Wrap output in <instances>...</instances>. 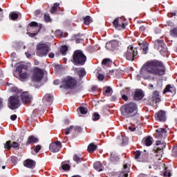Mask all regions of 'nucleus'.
<instances>
[{"mask_svg": "<svg viewBox=\"0 0 177 177\" xmlns=\"http://www.w3.org/2000/svg\"><path fill=\"white\" fill-rule=\"evenodd\" d=\"M164 75L165 74V66L162 62L157 59L147 62L140 71V75L143 78H149V75Z\"/></svg>", "mask_w": 177, "mask_h": 177, "instance_id": "obj_1", "label": "nucleus"}, {"mask_svg": "<svg viewBox=\"0 0 177 177\" xmlns=\"http://www.w3.org/2000/svg\"><path fill=\"white\" fill-rule=\"evenodd\" d=\"M121 111L122 115L126 117V118H129V117H133L138 113V105L134 102H130L129 104H124L121 107Z\"/></svg>", "mask_w": 177, "mask_h": 177, "instance_id": "obj_2", "label": "nucleus"}, {"mask_svg": "<svg viewBox=\"0 0 177 177\" xmlns=\"http://www.w3.org/2000/svg\"><path fill=\"white\" fill-rule=\"evenodd\" d=\"M73 64L77 66H84L86 62V56L80 50H77L73 55Z\"/></svg>", "mask_w": 177, "mask_h": 177, "instance_id": "obj_3", "label": "nucleus"}, {"mask_svg": "<svg viewBox=\"0 0 177 177\" xmlns=\"http://www.w3.org/2000/svg\"><path fill=\"white\" fill-rule=\"evenodd\" d=\"M77 87V80L72 77H67L62 80V84L60 88L64 89H74Z\"/></svg>", "mask_w": 177, "mask_h": 177, "instance_id": "obj_4", "label": "nucleus"}, {"mask_svg": "<svg viewBox=\"0 0 177 177\" xmlns=\"http://www.w3.org/2000/svg\"><path fill=\"white\" fill-rule=\"evenodd\" d=\"M124 56L127 60L133 62L136 56H138V48H133V46H129Z\"/></svg>", "mask_w": 177, "mask_h": 177, "instance_id": "obj_5", "label": "nucleus"}, {"mask_svg": "<svg viewBox=\"0 0 177 177\" xmlns=\"http://www.w3.org/2000/svg\"><path fill=\"white\" fill-rule=\"evenodd\" d=\"M49 52H50V50L49 49V46H48V44L44 43L37 44L36 51L37 56H39L40 57L48 56Z\"/></svg>", "mask_w": 177, "mask_h": 177, "instance_id": "obj_6", "label": "nucleus"}, {"mask_svg": "<svg viewBox=\"0 0 177 177\" xmlns=\"http://www.w3.org/2000/svg\"><path fill=\"white\" fill-rule=\"evenodd\" d=\"M43 78L44 71L38 67L34 68L32 75V81H33V82H41Z\"/></svg>", "mask_w": 177, "mask_h": 177, "instance_id": "obj_7", "label": "nucleus"}, {"mask_svg": "<svg viewBox=\"0 0 177 177\" xmlns=\"http://www.w3.org/2000/svg\"><path fill=\"white\" fill-rule=\"evenodd\" d=\"M8 107L9 109H11V110H16V109L20 107V100L19 99V96L12 95L9 97Z\"/></svg>", "mask_w": 177, "mask_h": 177, "instance_id": "obj_8", "label": "nucleus"}, {"mask_svg": "<svg viewBox=\"0 0 177 177\" xmlns=\"http://www.w3.org/2000/svg\"><path fill=\"white\" fill-rule=\"evenodd\" d=\"M27 68H28V67L27 66V65L24 64H19L16 68V71H18L19 74V78L22 81L28 78V73L27 72H23V70H27Z\"/></svg>", "mask_w": 177, "mask_h": 177, "instance_id": "obj_9", "label": "nucleus"}, {"mask_svg": "<svg viewBox=\"0 0 177 177\" xmlns=\"http://www.w3.org/2000/svg\"><path fill=\"white\" fill-rule=\"evenodd\" d=\"M29 26L30 27V30H34V28L37 29L36 32H32V33H31V32L27 33L28 35H29L31 38L35 37V35H37L38 34V32H39L41 31V30H42V24H38V23L35 22V21L30 22Z\"/></svg>", "mask_w": 177, "mask_h": 177, "instance_id": "obj_10", "label": "nucleus"}, {"mask_svg": "<svg viewBox=\"0 0 177 177\" xmlns=\"http://www.w3.org/2000/svg\"><path fill=\"white\" fill-rule=\"evenodd\" d=\"M156 145L157 147H155V151L156 153V156L159 157H162V154H164V149L165 147V143H161V141H156Z\"/></svg>", "mask_w": 177, "mask_h": 177, "instance_id": "obj_11", "label": "nucleus"}, {"mask_svg": "<svg viewBox=\"0 0 177 177\" xmlns=\"http://www.w3.org/2000/svg\"><path fill=\"white\" fill-rule=\"evenodd\" d=\"M49 149L53 153H57V151H60V149H62V142L59 141L52 142L50 145Z\"/></svg>", "mask_w": 177, "mask_h": 177, "instance_id": "obj_12", "label": "nucleus"}, {"mask_svg": "<svg viewBox=\"0 0 177 177\" xmlns=\"http://www.w3.org/2000/svg\"><path fill=\"white\" fill-rule=\"evenodd\" d=\"M21 98L24 104H28L32 100V96L25 91L21 94Z\"/></svg>", "mask_w": 177, "mask_h": 177, "instance_id": "obj_13", "label": "nucleus"}, {"mask_svg": "<svg viewBox=\"0 0 177 177\" xmlns=\"http://www.w3.org/2000/svg\"><path fill=\"white\" fill-rule=\"evenodd\" d=\"M113 24L114 27H115V28H117L118 30H121V28H125V24H124L122 18H116L113 21Z\"/></svg>", "mask_w": 177, "mask_h": 177, "instance_id": "obj_14", "label": "nucleus"}, {"mask_svg": "<svg viewBox=\"0 0 177 177\" xmlns=\"http://www.w3.org/2000/svg\"><path fill=\"white\" fill-rule=\"evenodd\" d=\"M20 146V145L16 142H12L10 140L7 141L5 144H4V149H6V150H10V149H17L19 148Z\"/></svg>", "mask_w": 177, "mask_h": 177, "instance_id": "obj_15", "label": "nucleus"}, {"mask_svg": "<svg viewBox=\"0 0 177 177\" xmlns=\"http://www.w3.org/2000/svg\"><path fill=\"white\" fill-rule=\"evenodd\" d=\"M128 174H129V167H128V165H124L122 171L118 172V177H128Z\"/></svg>", "mask_w": 177, "mask_h": 177, "instance_id": "obj_16", "label": "nucleus"}, {"mask_svg": "<svg viewBox=\"0 0 177 177\" xmlns=\"http://www.w3.org/2000/svg\"><path fill=\"white\" fill-rule=\"evenodd\" d=\"M163 93H170L171 96H174L176 93V90L171 86V84H168L164 89Z\"/></svg>", "mask_w": 177, "mask_h": 177, "instance_id": "obj_17", "label": "nucleus"}, {"mask_svg": "<svg viewBox=\"0 0 177 177\" xmlns=\"http://www.w3.org/2000/svg\"><path fill=\"white\" fill-rule=\"evenodd\" d=\"M35 161L31 159H27L24 162V167H26V168H30V169L35 168Z\"/></svg>", "mask_w": 177, "mask_h": 177, "instance_id": "obj_18", "label": "nucleus"}, {"mask_svg": "<svg viewBox=\"0 0 177 177\" xmlns=\"http://www.w3.org/2000/svg\"><path fill=\"white\" fill-rule=\"evenodd\" d=\"M43 101L48 106H50V104H52V103H53V96H52L50 94H46L44 95V97H43Z\"/></svg>", "mask_w": 177, "mask_h": 177, "instance_id": "obj_19", "label": "nucleus"}, {"mask_svg": "<svg viewBox=\"0 0 177 177\" xmlns=\"http://www.w3.org/2000/svg\"><path fill=\"white\" fill-rule=\"evenodd\" d=\"M151 100L155 102V103H160L161 102V98L160 97V93L158 91H153L152 96L151 97Z\"/></svg>", "mask_w": 177, "mask_h": 177, "instance_id": "obj_20", "label": "nucleus"}, {"mask_svg": "<svg viewBox=\"0 0 177 177\" xmlns=\"http://www.w3.org/2000/svg\"><path fill=\"white\" fill-rule=\"evenodd\" d=\"M164 46H165V44H164V40H156L155 41V48L158 49V50H162L164 49Z\"/></svg>", "mask_w": 177, "mask_h": 177, "instance_id": "obj_21", "label": "nucleus"}, {"mask_svg": "<svg viewBox=\"0 0 177 177\" xmlns=\"http://www.w3.org/2000/svg\"><path fill=\"white\" fill-rule=\"evenodd\" d=\"M153 142H154V140H153V138L151 136L145 137L142 140V144L147 147L151 146L153 145Z\"/></svg>", "mask_w": 177, "mask_h": 177, "instance_id": "obj_22", "label": "nucleus"}, {"mask_svg": "<svg viewBox=\"0 0 177 177\" xmlns=\"http://www.w3.org/2000/svg\"><path fill=\"white\" fill-rule=\"evenodd\" d=\"M156 120L158 121H162V122H165L166 116H165V112L163 111H160L156 113Z\"/></svg>", "mask_w": 177, "mask_h": 177, "instance_id": "obj_23", "label": "nucleus"}, {"mask_svg": "<svg viewBox=\"0 0 177 177\" xmlns=\"http://www.w3.org/2000/svg\"><path fill=\"white\" fill-rule=\"evenodd\" d=\"M140 48L142 50V53L146 55L149 50V44L147 42L143 41L142 43H139Z\"/></svg>", "mask_w": 177, "mask_h": 177, "instance_id": "obj_24", "label": "nucleus"}, {"mask_svg": "<svg viewBox=\"0 0 177 177\" xmlns=\"http://www.w3.org/2000/svg\"><path fill=\"white\" fill-rule=\"evenodd\" d=\"M118 46V43H117V41H112L109 43H106V48L107 49H115Z\"/></svg>", "mask_w": 177, "mask_h": 177, "instance_id": "obj_25", "label": "nucleus"}, {"mask_svg": "<svg viewBox=\"0 0 177 177\" xmlns=\"http://www.w3.org/2000/svg\"><path fill=\"white\" fill-rule=\"evenodd\" d=\"M143 96H145L143 95V91H142L141 90H137L135 92L134 99L135 100H140L141 99H143Z\"/></svg>", "mask_w": 177, "mask_h": 177, "instance_id": "obj_26", "label": "nucleus"}, {"mask_svg": "<svg viewBox=\"0 0 177 177\" xmlns=\"http://www.w3.org/2000/svg\"><path fill=\"white\" fill-rule=\"evenodd\" d=\"M37 142H38V138L32 136L28 138L26 143L27 145H32L34 143H37Z\"/></svg>", "mask_w": 177, "mask_h": 177, "instance_id": "obj_27", "label": "nucleus"}, {"mask_svg": "<svg viewBox=\"0 0 177 177\" xmlns=\"http://www.w3.org/2000/svg\"><path fill=\"white\" fill-rule=\"evenodd\" d=\"M76 71L80 78H82L85 74H86V72L85 71V68H76Z\"/></svg>", "mask_w": 177, "mask_h": 177, "instance_id": "obj_28", "label": "nucleus"}, {"mask_svg": "<svg viewBox=\"0 0 177 177\" xmlns=\"http://www.w3.org/2000/svg\"><path fill=\"white\" fill-rule=\"evenodd\" d=\"M94 168L96 171L100 172L101 171H103V165H102L100 162H96L94 163Z\"/></svg>", "mask_w": 177, "mask_h": 177, "instance_id": "obj_29", "label": "nucleus"}, {"mask_svg": "<svg viewBox=\"0 0 177 177\" xmlns=\"http://www.w3.org/2000/svg\"><path fill=\"white\" fill-rule=\"evenodd\" d=\"M158 138H162L163 135L167 133V129H158L156 130Z\"/></svg>", "mask_w": 177, "mask_h": 177, "instance_id": "obj_30", "label": "nucleus"}, {"mask_svg": "<svg viewBox=\"0 0 177 177\" xmlns=\"http://www.w3.org/2000/svg\"><path fill=\"white\" fill-rule=\"evenodd\" d=\"M96 149H97V145H95L94 143H91L88 146L87 150L88 153H93Z\"/></svg>", "mask_w": 177, "mask_h": 177, "instance_id": "obj_31", "label": "nucleus"}, {"mask_svg": "<svg viewBox=\"0 0 177 177\" xmlns=\"http://www.w3.org/2000/svg\"><path fill=\"white\" fill-rule=\"evenodd\" d=\"M80 129V127H75L74 128V126H71L69 128L66 129L65 131V135H69L71 132H73V131H75L77 132Z\"/></svg>", "mask_w": 177, "mask_h": 177, "instance_id": "obj_32", "label": "nucleus"}, {"mask_svg": "<svg viewBox=\"0 0 177 177\" xmlns=\"http://www.w3.org/2000/svg\"><path fill=\"white\" fill-rule=\"evenodd\" d=\"M110 160L113 161V162H115L118 161V156L115 154V152H111L110 153Z\"/></svg>", "mask_w": 177, "mask_h": 177, "instance_id": "obj_33", "label": "nucleus"}, {"mask_svg": "<svg viewBox=\"0 0 177 177\" xmlns=\"http://www.w3.org/2000/svg\"><path fill=\"white\" fill-rule=\"evenodd\" d=\"M104 95L106 96H110V95H111V92H113V88H111L110 86L105 87L104 88Z\"/></svg>", "mask_w": 177, "mask_h": 177, "instance_id": "obj_34", "label": "nucleus"}, {"mask_svg": "<svg viewBox=\"0 0 177 177\" xmlns=\"http://www.w3.org/2000/svg\"><path fill=\"white\" fill-rule=\"evenodd\" d=\"M60 6V3H54L53 6L51 8L50 12V13L53 14L55 13L56 11L57 10V8Z\"/></svg>", "mask_w": 177, "mask_h": 177, "instance_id": "obj_35", "label": "nucleus"}, {"mask_svg": "<svg viewBox=\"0 0 177 177\" xmlns=\"http://www.w3.org/2000/svg\"><path fill=\"white\" fill-rule=\"evenodd\" d=\"M163 176L165 177H171V169L169 167H165V171L163 173Z\"/></svg>", "mask_w": 177, "mask_h": 177, "instance_id": "obj_36", "label": "nucleus"}, {"mask_svg": "<svg viewBox=\"0 0 177 177\" xmlns=\"http://www.w3.org/2000/svg\"><path fill=\"white\" fill-rule=\"evenodd\" d=\"M60 50L61 53H62L64 56H66L67 50H68V48L67 47V46H62Z\"/></svg>", "mask_w": 177, "mask_h": 177, "instance_id": "obj_37", "label": "nucleus"}, {"mask_svg": "<svg viewBox=\"0 0 177 177\" xmlns=\"http://www.w3.org/2000/svg\"><path fill=\"white\" fill-rule=\"evenodd\" d=\"M133 156L136 160H138V161H142L140 160V151H136V152H134Z\"/></svg>", "mask_w": 177, "mask_h": 177, "instance_id": "obj_38", "label": "nucleus"}, {"mask_svg": "<svg viewBox=\"0 0 177 177\" xmlns=\"http://www.w3.org/2000/svg\"><path fill=\"white\" fill-rule=\"evenodd\" d=\"M62 168L64 171H68L70 169V165L64 162L62 163Z\"/></svg>", "mask_w": 177, "mask_h": 177, "instance_id": "obj_39", "label": "nucleus"}, {"mask_svg": "<svg viewBox=\"0 0 177 177\" xmlns=\"http://www.w3.org/2000/svg\"><path fill=\"white\" fill-rule=\"evenodd\" d=\"M10 17L12 20H16L19 17V14L15 12H10Z\"/></svg>", "mask_w": 177, "mask_h": 177, "instance_id": "obj_40", "label": "nucleus"}, {"mask_svg": "<svg viewBox=\"0 0 177 177\" xmlns=\"http://www.w3.org/2000/svg\"><path fill=\"white\" fill-rule=\"evenodd\" d=\"M80 111L81 114H86L88 113V109L84 107V106H80L78 108L77 111Z\"/></svg>", "mask_w": 177, "mask_h": 177, "instance_id": "obj_41", "label": "nucleus"}, {"mask_svg": "<svg viewBox=\"0 0 177 177\" xmlns=\"http://www.w3.org/2000/svg\"><path fill=\"white\" fill-rule=\"evenodd\" d=\"M84 24H86V26H89V24H91V17L86 16L84 18Z\"/></svg>", "mask_w": 177, "mask_h": 177, "instance_id": "obj_42", "label": "nucleus"}, {"mask_svg": "<svg viewBox=\"0 0 177 177\" xmlns=\"http://www.w3.org/2000/svg\"><path fill=\"white\" fill-rule=\"evenodd\" d=\"M110 63H111V60L109 58H106L103 59L102 64V66H107V64H110Z\"/></svg>", "mask_w": 177, "mask_h": 177, "instance_id": "obj_43", "label": "nucleus"}, {"mask_svg": "<svg viewBox=\"0 0 177 177\" xmlns=\"http://www.w3.org/2000/svg\"><path fill=\"white\" fill-rule=\"evenodd\" d=\"M73 160L75 161V162H77V164H78V162H81V161H82V158L78 156L77 155H75Z\"/></svg>", "mask_w": 177, "mask_h": 177, "instance_id": "obj_44", "label": "nucleus"}, {"mask_svg": "<svg viewBox=\"0 0 177 177\" xmlns=\"http://www.w3.org/2000/svg\"><path fill=\"white\" fill-rule=\"evenodd\" d=\"M92 118H93V121H97V120L100 118V115H99V113H95L93 114Z\"/></svg>", "mask_w": 177, "mask_h": 177, "instance_id": "obj_45", "label": "nucleus"}, {"mask_svg": "<svg viewBox=\"0 0 177 177\" xmlns=\"http://www.w3.org/2000/svg\"><path fill=\"white\" fill-rule=\"evenodd\" d=\"M170 34H171V35H172L173 37H177V28H173V29L170 31Z\"/></svg>", "mask_w": 177, "mask_h": 177, "instance_id": "obj_46", "label": "nucleus"}, {"mask_svg": "<svg viewBox=\"0 0 177 177\" xmlns=\"http://www.w3.org/2000/svg\"><path fill=\"white\" fill-rule=\"evenodd\" d=\"M173 157H177V146H174L172 149Z\"/></svg>", "mask_w": 177, "mask_h": 177, "instance_id": "obj_47", "label": "nucleus"}, {"mask_svg": "<svg viewBox=\"0 0 177 177\" xmlns=\"http://www.w3.org/2000/svg\"><path fill=\"white\" fill-rule=\"evenodd\" d=\"M11 161H12V164L16 165V164H17V162L19 161V159L16 156H12L11 157Z\"/></svg>", "mask_w": 177, "mask_h": 177, "instance_id": "obj_48", "label": "nucleus"}, {"mask_svg": "<svg viewBox=\"0 0 177 177\" xmlns=\"http://www.w3.org/2000/svg\"><path fill=\"white\" fill-rule=\"evenodd\" d=\"M44 20L45 21H46L47 23L50 21V16H49L48 14L47 15H44Z\"/></svg>", "mask_w": 177, "mask_h": 177, "instance_id": "obj_49", "label": "nucleus"}, {"mask_svg": "<svg viewBox=\"0 0 177 177\" xmlns=\"http://www.w3.org/2000/svg\"><path fill=\"white\" fill-rule=\"evenodd\" d=\"M39 150H41L40 145H37L34 149V151H35V153H38V151H39Z\"/></svg>", "mask_w": 177, "mask_h": 177, "instance_id": "obj_50", "label": "nucleus"}, {"mask_svg": "<svg viewBox=\"0 0 177 177\" xmlns=\"http://www.w3.org/2000/svg\"><path fill=\"white\" fill-rule=\"evenodd\" d=\"M97 78L100 81H103V80H104V75L103 74H100L98 75Z\"/></svg>", "mask_w": 177, "mask_h": 177, "instance_id": "obj_51", "label": "nucleus"}, {"mask_svg": "<svg viewBox=\"0 0 177 177\" xmlns=\"http://www.w3.org/2000/svg\"><path fill=\"white\" fill-rule=\"evenodd\" d=\"M17 115H12L10 116V120H12V121H15V120H17Z\"/></svg>", "mask_w": 177, "mask_h": 177, "instance_id": "obj_52", "label": "nucleus"}, {"mask_svg": "<svg viewBox=\"0 0 177 177\" xmlns=\"http://www.w3.org/2000/svg\"><path fill=\"white\" fill-rule=\"evenodd\" d=\"M122 99L123 100H125V102H127V100H128V96L125 95V94L122 95Z\"/></svg>", "mask_w": 177, "mask_h": 177, "instance_id": "obj_53", "label": "nucleus"}, {"mask_svg": "<svg viewBox=\"0 0 177 177\" xmlns=\"http://www.w3.org/2000/svg\"><path fill=\"white\" fill-rule=\"evenodd\" d=\"M140 30L143 32L144 31L146 30V27H145V26H140Z\"/></svg>", "mask_w": 177, "mask_h": 177, "instance_id": "obj_54", "label": "nucleus"}, {"mask_svg": "<svg viewBox=\"0 0 177 177\" xmlns=\"http://www.w3.org/2000/svg\"><path fill=\"white\" fill-rule=\"evenodd\" d=\"M48 57L50 59H53V57H55V54L53 53H50L49 55H48Z\"/></svg>", "mask_w": 177, "mask_h": 177, "instance_id": "obj_55", "label": "nucleus"}, {"mask_svg": "<svg viewBox=\"0 0 177 177\" xmlns=\"http://www.w3.org/2000/svg\"><path fill=\"white\" fill-rule=\"evenodd\" d=\"M129 131H131V132H135V131L136 130V128L129 127Z\"/></svg>", "mask_w": 177, "mask_h": 177, "instance_id": "obj_56", "label": "nucleus"}, {"mask_svg": "<svg viewBox=\"0 0 177 177\" xmlns=\"http://www.w3.org/2000/svg\"><path fill=\"white\" fill-rule=\"evenodd\" d=\"M11 91H12V92H17L18 90H17V88L13 87L11 88Z\"/></svg>", "mask_w": 177, "mask_h": 177, "instance_id": "obj_57", "label": "nucleus"}, {"mask_svg": "<svg viewBox=\"0 0 177 177\" xmlns=\"http://www.w3.org/2000/svg\"><path fill=\"white\" fill-rule=\"evenodd\" d=\"M0 17H3V11L0 8Z\"/></svg>", "mask_w": 177, "mask_h": 177, "instance_id": "obj_58", "label": "nucleus"}, {"mask_svg": "<svg viewBox=\"0 0 177 177\" xmlns=\"http://www.w3.org/2000/svg\"><path fill=\"white\" fill-rule=\"evenodd\" d=\"M25 55H26V57H28V58L31 57V54H30V53H26Z\"/></svg>", "mask_w": 177, "mask_h": 177, "instance_id": "obj_59", "label": "nucleus"}, {"mask_svg": "<svg viewBox=\"0 0 177 177\" xmlns=\"http://www.w3.org/2000/svg\"><path fill=\"white\" fill-rule=\"evenodd\" d=\"M82 41V39H76V44H80Z\"/></svg>", "mask_w": 177, "mask_h": 177, "instance_id": "obj_60", "label": "nucleus"}, {"mask_svg": "<svg viewBox=\"0 0 177 177\" xmlns=\"http://www.w3.org/2000/svg\"><path fill=\"white\" fill-rule=\"evenodd\" d=\"M153 88H154V86L153 84H149V89H153Z\"/></svg>", "mask_w": 177, "mask_h": 177, "instance_id": "obj_61", "label": "nucleus"}, {"mask_svg": "<svg viewBox=\"0 0 177 177\" xmlns=\"http://www.w3.org/2000/svg\"><path fill=\"white\" fill-rule=\"evenodd\" d=\"M34 63L35 66H38L39 64V62L37 60H35Z\"/></svg>", "mask_w": 177, "mask_h": 177, "instance_id": "obj_62", "label": "nucleus"}, {"mask_svg": "<svg viewBox=\"0 0 177 177\" xmlns=\"http://www.w3.org/2000/svg\"><path fill=\"white\" fill-rule=\"evenodd\" d=\"M0 109H2V99L0 98Z\"/></svg>", "mask_w": 177, "mask_h": 177, "instance_id": "obj_63", "label": "nucleus"}, {"mask_svg": "<svg viewBox=\"0 0 177 177\" xmlns=\"http://www.w3.org/2000/svg\"><path fill=\"white\" fill-rule=\"evenodd\" d=\"M32 30V32H37V28L30 29Z\"/></svg>", "mask_w": 177, "mask_h": 177, "instance_id": "obj_64", "label": "nucleus"}]
</instances>
